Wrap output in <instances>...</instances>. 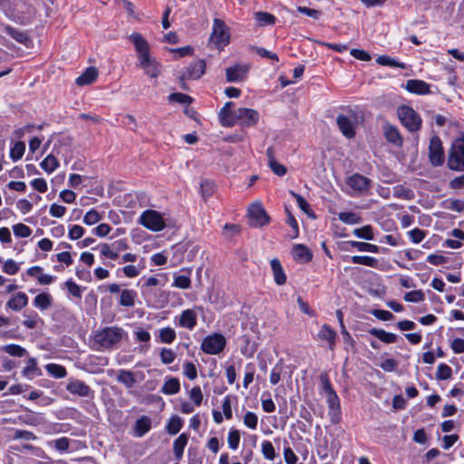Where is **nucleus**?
<instances>
[{
	"instance_id": "obj_48",
	"label": "nucleus",
	"mask_w": 464,
	"mask_h": 464,
	"mask_svg": "<svg viewBox=\"0 0 464 464\" xmlns=\"http://www.w3.org/2000/svg\"><path fill=\"white\" fill-rule=\"evenodd\" d=\"M182 428V420L179 416H173L168 422L167 430L170 435L177 434Z\"/></svg>"
},
{
	"instance_id": "obj_26",
	"label": "nucleus",
	"mask_w": 464,
	"mask_h": 464,
	"mask_svg": "<svg viewBox=\"0 0 464 464\" xmlns=\"http://www.w3.org/2000/svg\"><path fill=\"white\" fill-rule=\"evenodd\" d=\"M4 32L10 35L13 39H14L20 44H24L25 46H28L29 43L31 42L28 35L24 32L14 28L10 25H5L4 27Z\"/></svg>"
},
{
	"instance_id": "obj_33",
	"label": "nucleus",
	"mask_w": 464,
	"mask_h": 464,
	"mask_svg": "<svg viewBox=\"0 0 464 464\" xmlns=\"http://www.w3.org/2000/svg\"><path fill=\"white\" fill-rule=\"evenodd\" d=\"M158 336L160 343L170 344L175 341L177 334L173 328L167 326L159 330Z\"/></svg>"
},
{
	"instance_id": "obj_32",
	"label": "nucleus",
	"mask_w": 464,
	"mask_h": 464,
	"mask_svg": "<svg viewBox=\"0 0 464 464\" xmlns=\"http://www.w3.org/2000/svg\"><path fill=\"white\" fill-rule=\"evenodd\" d=\"M179 390L180 383L179 379L171 377L165 381L161 388V392L167 395H173L178 393Z\"/></svg>"
},
{
	"instance_id": "obj_17",
	"label": "nucleus",
	"mask_w": 464,
	"mask_h": 464,
	"mask_svg": "<svg viewBox=\"0 0 464 464\" xmlns=\"http://www.w3.org/2000/svg\"><path fill=\"white\" fill-rule=\"evenodd\" d=\"M405 89L411 93L425 95L430 92V84L421 80H408L405 83Z\"/></svg>"
},
{
	"instance_id": "obj_10",
	"label": "nucleus",
	"mask_w": 464,
	"mask_h": 464,
	"mask_svg": "<svg viewBox=\"0 0 464 464\" xmlns=\"http://www.w3.org/2000/svg\"><path fill=\"white\" fill-rule=\"evenodd\" d=\"M249 224L258 227L269 223V217L260 202H255L248 208Z\"/></svg>"
},
{
	"instance_id": "obj_47",
	"label": "nucleus",
	"mask_w": 464,
	"mask_h": 464,
	"mask_svg": "<svg viewBox=\"0 0 464 464\" xmlns=\"http://www.w3.org/2000/svg\"><path fill=\"white\" fill-rule=\"evenodd\" d=\"M320 382H321V394H324L326 397V396H329L330 394L336 393L334 392L326 373H322L320 375Z\"/></svg>"
},
{
	"instance_id": "obj_59",
	"label": "nucleus",
	"mask_w": 464,
	"mask_h": 464,
	"mask_svg": "<svg viewBox=\"0 0 464 464\" xmlns=\"http://www.w3.org/2000/svg\"><path fill=\"white\" fill-rule=\"evenodd\" d=\"M101 219V214L93 208L89 210L83 217V222L88 226L94 225L98 223Z\"/></svg>"
},
{
	"instance_id": "obj_4",
	"label": "nucleus",
	"mask_w": 464,
	"mask_h": 464,
	"mask_svg": "<svg viewBox=\"0 0 464 464\" xmlns=\"http://www.w3.org/2000/svg\"><path fill=\"white\" fill-rule=\"evenodd\" d=\"M138 222L145 228L153 232L162 231L166 227L163 214L154 209H147L143 211L140 214Z\"/></svg>"
},
{
	"instance_id": "obj_11",
	"label": "nucleus",
	"mask_w": 464,
	"mask_h": 464,
	"mask_svg": "<svg viewBox=\"0 0 464 464\" xmlns=\"http://www.w3.org/2000/svg\"><path fill=\"white\" fill-rule=\"evenodd\" d=\"M205 70L206 63L204 60L194 61L182 70L179 79L181 81L198 80L204 74Z\"/></svg>"
},
{
	"instance_id": "obj_37",
	"label": "nucleus",
	"mask_w": 464,
	"mask_h": 464,
	"mask_svg": "<svg viewBox=\"0 0 464 464\" xmlns=\"http://www.w3.org/2000/svg\"><path fill=\"white\" fill-rule=\"evenodd\" d=\"M347 244L361 252H371V253H378L379 252V246L376 245H373V244L360 242V241H348Z\"/></svg>"
},
{
	"instance_id": "obj_44",
	"label": "nucleus",
	"mask_w": 464,
	"mask_h": 464,
	"mask_svg": "<svg viewBox=\"0 0 464 464\" xmlns=\"http://www.w3.org/2000/svg\"><path fill=\"white\" fill-rule=\"evenodd\" d=\"M339 219L348 225L359 224L361 223V218L354 212L347 211L341 212L338 215Z\"/></svg>"
},
{
	"instance_id": "obj_8",
	"label": "nucleus",
	"mask_w": 464,
	"mask_h": 464,
	"mask_svg": "<svg viewBox=\"0 0 464 464\" xmlns=\"http://www.w3.org/2000/svg\"><path fill=\"white\" fill-rule=\"evenodd\" d=\"M336 122L343 136L348 139H353L355 136V130L358 123L355 113L351 112L348 115L339 114L336 118Z\"/></svg>"
},
{
	"instance_id": "obj_57",
	"label": "nucleus",
	"mask_w": 464,
	"mask_h": 464,
	"mask_svg": "<svg viewBox=\"0 0 464 464\" xmlns=\"http://www.w3.org/2000/svg\"><path fill=\"white\" fill-rule=\"evenodd\" d=\"M160 361L163 364H170L176 359V353L169 348H161L160 353Z\"/></svg>"
},
{
	"instance_id": "obj_62",
	"label": "nucleus",
	"mask_w": 464,
	"mask_h": 464,
	"mask_svg": "<svg viewBox=\"0 0 464 464\" xmlns=\"http://www.w3.org/2000/svg\"><path fill=\"white\" fill-rule=\"evenodd\" d=\"M169 101L172 102H178L181 104H189L192 102V99L190 96L181 93V92H175L171 93L169 96Z\"/></svg>"
},
{
	"instance_id": "obj_15",
	"label": "nucleus",
	"mask_w": 464,
	"mask_h": 464,
	"mask_svg": "<svg viewBox=\"0 0 464 464\" xmlns=\"http://www.w3.org/2000/svg\"><path fill=\"white\" fill-rule=\"evenodd\" d=\"M382 132L388 142L392 143L397 147H401L402 145V137L396 126L385 122L382 126Z\"/></svg>"
},
{
	"instance_id": "obj_42",
	"label": "nucleus",
	"mask_w": 464,
	"mask_h": 464,
	"mask_svg": "<svg viewBox=\"0 0 464 464\" xmlns=\"http://www.w3.org/2000/svg\"><path fill=\"white\" fill-rule=\"evenodd\" d=\"M24 319L23 321V324L27 329H34L37 326L38 323L42 321L37 313L35 312H31L29 314L24 313Z\"/></svg>"
},
{
	"instance_id": "obj_29",
	"label": "nucleus",
	"mask_w": 464,
	"mask_h": 464,
	"mask_svg": "<svg viewBox=\"0 0 464 464\" xmlns=\"http://www.w3.org/2000/svg\"><path fill=\"white\" fill-rule=\"evenodd\" d=\"M98 76L97 69L94 67H88L85 72L76 79V84L79 86L88 85L92 83Z\"/></svg>"
},
{
	"instance_id": "obj_52",
	"label": "nucleus",
	"mask_w": 464,
	"mask_h": 464,
	"mask_svg": "<svg viewBox=\"0 0 464 464\" xmlns=\"http://www.w3.org/2000/svg\"><path fill=\"white\" fill-rule=\"evenodd\" d=\"M452 370L446 363H440L437 368L436 378L438 380H449L451 378Z\"/></svg>"
},
{
	"instance_id": "obj_31",
	"label": "nucleus",
	"mask_w": 464,
	"mask_h": 464,
	"mask_svg": "<svg viewBox=\"0 0 464 464\" xmlns=\"http://www.w3.org/2000/svg\"><path fill=\"white\" fill-rule=\"evenodd\" d=\"M117 382L122 383L127 388H132L136 383L134 373L128 370H120L116 378Z\"/></svg>"
},
{
	"instance_id": "obj_63",
	"label": "nucleus",
	"mask_w": 464,
	"mask_h": 464,
	"mask_svg": "<svg viewBox=\"0 0 464 464\" xmlns=\"http://www.w3.org/2000/svg\"><path fill=\"white\" fill-rule=\"evenodd\" d=\"M290 194L292 197L296 200V203L301 210H303L304 213H306L308 216H311L310 214V205L308 202L299 194L290 191Z\"/></svg>"
},
{
	"instance_id": "obj_55",
	"label": "nucleus",
	"mask_w": 464,
	"mask_h": 464,
	"mask_svg": "<svg viewBox=\"0 0 464 464\" xmlns=\"http://www.w3.org/2000/svg\"><path fill=\"white\" fill-rule=\"evenodd\" d=\"M37 372H38V368H37L36 360L34 358H30L27 361L26 366L24 367V369L23 371V374L25 377L32 379L37 373Z\"/></svg>"
},
{
	"instance_id": "obj_14",
	"label": "nucleus",
	"mask_w": 464,
	"mask_h": 464,
	"mask_svg": "<svg viewBox=\"0 0 464 464\" xmlns=\"http://www.w3.org/2000/svg\"><path fill=\"white\" fill-rule=\"evenodd\" d=\"M66 390L70 393L80 397H88L91 392V388L84 382L76 379L69 380Z\"/></svg>"
},
{
	"instance_id": "obj_38",
	"label": "nucleus",
	"mask_w": 464,
	"mask_h": 464,
	"mask_svg": "<svg viewBox=\"0 0 464 464\" xmlns=\"http://www.w3.org/2000/svg\"><path fill=\"white\" fill-rule=\"evenodd\" d=\"M376 63L382 66H389L394 68L405 69L406 65L403 63H400L394 58L388 55H381L376 59Z\"/></svg>"
},
{
	"instance_id": "obj_3",
	"label": "nucleus",
	"mask_w": 464,
	"mask_h": 464,
	"mask_svg": "<svg viewBox=\"0 0 464 464\" xmlns=\"http://www.w3.org/2000/svg\"><path fill=\"white\" fill-rule=\"evenodd\" d=\"M447 165L451 170H464V136L453 141L449 152Z\"/></svg>"
},
{
	"instance_id": "obj_34",
	"label": "nucleus",
	"mask_w": 464,
	"mask_h": 464,
	"mask_svg": "<svg viewBox=\"0 0 464 464\" xmlns=\"http://www.w3.org/2000/svg\"><path fill=\"white\" fill-rule=\"evenodd\" d=\"M137 293L132 289H124L121 292L120 304L126 307H131L135 304Z\"/></svg>"
},
{
	"instance_id": "obj_49",
	"label": "nucleus",
	"mask_w": 464,
	"mask_h": 464,
	"mask_svg": "<svg viewBox=\"0 0 464 464\" xmlns=\"http://www.w3.org/2000/svg\"><path fill=\"white\" fill-rule=\"evenodd\" d=\"M255 18L261 25H271L276 23V17L266 12L259 11L255 13Z\"/></svg>"
},
{
	"instance_id": "obj_64",
	"label": "nucleus",
	"mask_w": 464,
	"mask_h": 464,
	"mask_svg": "<svg viewBox=\"0 0 464 464\" xmlns=\"http://www.w3.org/2000/svg\"><path fill=\"white\" fill-rule=\"evenodd\" d=\"M404 300L411 303H419L424 300V294L420 290H414L405 294Z\"/></svg>"
},
{
	"instance_id": "obj_30",
	"label": "nucleus",
	"mask_w": 464,
	"mask_h": 464,
	"mask_svg": "<svg viewBox=\"0 0 464 464\" xmlns=\"http://www.w3.org/2000/svg\"><path fill=\"white\" fill-rule=\"evenodd\" d=\"M368 333L384 343H394L397 341V335L392 333H388L382 329L372 328Z\"/></svg>"
},
{
	"instance_id": "obj_50",
	"label": "nucleus",
	"mask_w": 464,
	"mask_h": 464,
	"mask_svg": "<svg viewBox=\"0 0 464 464\" xmlns=\"http://www.w3.org/2000/svg\"><path fill=\"white\" fill-rule=\"evenodd\" d=\"M261 451L265 459L268 460H274L276 459L275 448L269 440H264L261 443Z\"/></svg>"
},
{
	"instance_id": "obj_2",
	"label": "nucleus",
	"mask_w": 464,
	"mask_h": 464,
	"mask_svg": "<svg viewBox=\"0 0 464 464\" xmlns=\"http://www.w3.org/2000/svg\"><path fill=\"white\" fill-rule=\"evenodd\" d=\"M125 334V331L121 327H104L96 332L93 342L102 350L112 349L121 343Z\"/></svg>"
},
{
	"instance_id": "obj_45",
	"label": "nucleus",
	"mask_w": 464,
	"mask_h": 464,
	"mask_svg": "<svg viewBox=\"0 0 464 464\" xmlns=\"http://www.w3.org/2000/svg\"><path fill=\"white\" fill-rule=\"evenodd\" d=\"M45 368L48 373L55 378H63L67 374L66 369L60 364L49 363Z\"/></svg>"
},
{
	"instance_id": "obj_5",
	"label": "nucleus",
	"mask_w": 464,
	"mask_h": 464,
	"mask_svg": "<svg viewBox=\"0 0 464 464\" xmlns=\"http://www.w3.org/2000/svg\"><path fill=\"white\" fill-rule=\"evenodd\" d=\"M398 117L401 124L409 131H417L421 127V119L420 115L410 106H401L397 110Z\"/></svg>"
},
{
	"instance_id": "obj_41",
	"label": "nucleus",
	"mask_w": 464,
	"mask_h": 464,
	"mask_svg": "<svg viewBox=\"0 0 464 464\" xmlns=\"http://www.w3.org/2000/svg\"><path fill=\"white\" fill-rule=\"evenodd\" d=\"M353 235L358 238L365 240H372L374 238L372 227L370 225L355 228L353 230Z\"/></svg>"
},
{
	"instance_id": "obj_12",
	"label": "nucleus",
	"mask_w": 464,
	"mask_h": 464,
	"mask_svg": "<svg viewBox=\"0 0 464 464\" xmlns=\"http://www.w3.org/2000/svg\"><path fill=\"white\" fill-rule=\"evenodd\" d=\"M429 159L433 166H441L444 163V151L441 141L438 136H433L429 145Z\"/></svg>"
},
{
	"instance_id": "obj_7",
	"label": "nucleus",
	"mask_w": 464,
	"mask_h": 464,
	"mask_svg": "<svg viewBox=\"0 0 464 464\" xmlns=\"http://www.w3.org/2000/svg\"><path fill=\"white\" fill-rule=\"evenodd\" d=\"M226 338L221 334H213L204 338L201 350L208 354H218L226 346Z\"/></svg>"
},
{
	"instance_id": "obj_46",
	"label": "nucleus",
	"mask_w": 464,
	"mask_h": 464,
	"mask_svg": "<svg viewBox=\"0 0 464 464\" xmlns=\"http://www.w3.org/2000/svg\"><path fill=\"white\" fill-rule=\"evenodd\" d=\"M191 285V280L189 276L184 275H174V281L172 283V286L179 288V289H188Z\"/></svg>"
},
{
	"instance_id": "obj_35",
	"label": "nucleus",
	"mask_w": 464,
	"mask_h": 464,
	"mask_svg": "<svg viewBox=\"0 0 464 464\" xmlns=\"http://www.w3.org/2000/svg\"><path fill=\"white\" fill-rule=\"evenodd\" d=\"M40 167L50 174L59 167V161L53 154H49L40 163Z\"/></svg>"
},
{
	"instance_id": "obj_36",
	"label": "nucleus",
	"mask_w": 464,
	"mask_h": 464,
	"mask_svg": "<svg viewBox=\"0 0 464 464\" xmlns=\"http://www.w3.org/2000/svg\"><path fill=\"white\" fill-rule=\"evenodd\" d=\"M188 443V437L186 434H180L173 443V452L177 459H180L183 455L184 449Z\"/></svg>"
},
{
	"instance_id": "obj_20",
	"label": "nucleus",
	"mask_w": 464,
	"mask_h": 464,
	"mask_svg": "<svg viewBox=\"0 0 464 464\" xmlns=\"http://www.w3.org/2000/svg\"><path fill=\"white\" fill-rule=\"evenodd\" d=\"M28 296L24 292H18L7 301L6 306L13 311H21L28 304Z\"/></svg>"
},
{
	"instance_id": "obj_53",
	"label": "nucleus",
	"mask_w": 464,
	"mask_h": 464,
	"mask_svg": "<svg viewBox=\"0 0 464 464\" xmlns=\"http://www.w3.org/2000/svg\"><path fill=\"white\" fill-rule=\"evenodd\" d=\"M239 442H240L239 431L237 430L231 429L227 435L228 447L233 450H236L238 449Z\"/></svg>"
},
{
	"instance_id": "obj_51",
	"label": "nucleus",
	"mask_w": 464,
	"mask_h": 464,
	"mask_svg": "<svg viewBox=\"0 0 464 464\" xmlns=\"http://www.w3.org/2000/svg\"><path fill=\"white\" fill-rule=\"evenodd\" d=\"M100 249L101 255L104 257L110 258L111 260H116L119 257V255L113 250V246L109 244H101L98 246Z\"/></svg>"
},
{
	"instance_id": "obj_22",
	"label": "nucleus",
	"mask_w": 464,
	"mask_h": 464,
	"mask_svg": "<svg viewBox=\"0 0 464 464\" xmlns=\"http://www.w3.org/2000/svg\"><path fill=\"white\" fill-rule=\"evenodd\" d=\"M266 157L268 165L276 175L282 177L286 173V168L276 160L273 148H267Z\"/></svg>"
},
{
	"instance_id": "obj_18",
	"label": "nucleus",
	"mask_w": 464,
	"mask_h": 464,
	"mask_svg": "<svg viewBox=\"0 0 464 464\" xmlns=\"http://www.w3.org/2000/svg\"><path fill=\"white\" fill-rule=\"evenodd\" d=\"M336 337V332L328 324H324L317 334L318 340L325 342L328 344L330 350H334Z\"/></svg>"
},
{
	"instance_id": "obj_24",
	"label": "nucleus",
	"mask_w": 464,
	"mask_h": 464,
	"mask_svg": "<svg viewBox=\"0 0 464 464\" xmlns=\"http://www.w3.org/2000/svg\"><path fill=\"white\" fill-rule=\"evenodd\" d=\"M451 236L457 239H446L443 243L444 246L452 248V249H459L463 246L464 242V231L459 228H454L450 232Z\"/></svg>"
},
{
	"instance_id": "obj_40",
	"label": "nucleus",
	"mask_w": 464,
	"mask_h": 464,
	"mask_svg": "<svg viewBox=\"0 0 464 464\" xmlns=\"http://www.w3.org/2000/svg\"><path fill=\"white\" fill-rule=\"evenodd\" d=\"M136 340L140 343H145V345H142L140 349L148 350L150 348V334L142 328H138L133 333Z\"/></svg>"
},
{
	"instance_id": "obj_23",
	"label": "nucleus",
	"mask_w": 464,
	"mask_h": 464,
	"mask_svg": "<svg viewBox=\"0 0 464 464\" xmlns=\"http://www.w3.org/2000/svg\"><path fill=\"white\" fill-rule=\"evenodd\" d=\"M273 277L276 285H283L286 282V276L284 272L282 265L277 258H274L270 262Z\"/></svg>"
},
{
	"instance_id": "obj_39",
	"label": "nucleus",
	"mask_w": 464,
	"mask_h": 464,
	"mask_svg": "<svg viewBox=\"0 0 464 464\" xmlns=\"http://www.w3.org/2000/svg\"><path fill=\"white\" fill-rule=\"evenodd\" d=\"M353 264L363 265L370 267H376L378 260L375 257L368 256H353L351 257Z\"/></svg>"
},
{
	"instance_id": "obj_6",
	"label": "nucleus",
	"mask_w": 464,
	"mask_h": 464,
	"mask_svg": "<svg viewBox=\"0 0 464 464\" xmlns=\"http://www.w3.org/2000/svg\"><path fill=\"white\" fill-rule=\"evenodd\" d=\"M209 41L218 49H223L229 44V29L222 20L214 19Z\"/></svg>"
},
{
	"instance_id": "obj_61",
	"label": "nucleus",
	"mask_w": 464,
	"mask_h": 464,
	"mask_svg": "<svg viewBox=\"0 0 464 464\" xmlns=\"http://www.w3.org/2000/svg\"><path fill=\"white\" fill-rule=\"evenodd\" d=\"M243 422L247 428L251 430H256L258 423L257 415L252 411H247L244 415Z\"/></svg>"
},
{
	"instance_id": "obj_16",
	"label": "nucleus",
	"mask_w": 464,
	"mask_h": 464,
	"mask_svg": "<svg viewBox=\"0 0 464 464\" xmlns=\"http://www.w3.org/2000/svg\"><path fill=\"white\" fill-rule=\"evenodd\" d=\"M248 72L247 65L236 64L226 70L227 81L230 82H240Z\"/></svg>"
},
{
	"instance_id": "obj_19",
	"label": "nucleus",
	"mask_w": 464,
	"mask_h": 464,
	"mask_svg": "<svg viewBox=\"0 0 464 464\" xmlns=\"http://www.w3.org/2000/svg\"><path fill=\"white\" fill-rule=\"evenodd\" d=\"M232 102H227L225 103V105L222 107V109L219 111V120L222 124V126L225 127H232L235 125V114L236 110L232 111Z\"/></svg>"
},
{
	"instance_id": "obj_60",
	"label": "nucleus",
	"mask_w": 464,
	"mask_h": 464,
	"mask_svg": "<svg viewBox=\"0 0 464 464\" xmlns=\"http://www.w3.org/2000/svg\"><path fill=\"white\" fill-rule=\"evenodd\" d=\"M19 269V264L13 259H7L4 262L3 271L7 275L14 276L18 273Z\"/></svg>"
},
{
	"instance_id": "obj_58",
	"label": "nucleus",
	"mask_w": 464,
	"mask_h": 464,
	"mask_svg": "<svg viewBox=\"0 0 464 464\" xmlns=\"http://www.w3.org/2000/svg\"><path fill=\"white\" fill-rule=\"evenodd\" d=\"M68 292L74 297L82 298V288L78 285L73 280L69 279L64 283Z\"/></svg>"
},
{
	"instance_id": "obj_28",
	"label": "nucleus",
	"mask_w": 464,
	"mask_h": 464,
	"mask_svg": "<svg viewBox=\"0 0 464 464\" xmlns=\"http://www.w3.org/2000/svg\"><path fill=\"white\" fill-rule=\"evenodd\" d=\"M151 428V420L147 416L138 419L134 426L135 436L140 438L144 436Z\"/></svg>"
},
{
	"instance_id": "obj_56",
	"label": "nucleus",
	"mask_w": 464,
	"mask_h": 464,
	"mask_svg": "<svg viewBox=\"0 0 464 464\" xmlns=\"http://www.w3.org/2000/svg\"><path fill=\"white\" fill-rule=\"evenodd\" d=\"M3 350L12 356L23 357L26 354V350L17 344H7Z\"/></svg>"
},
{
	"instance_id": "obj_9",
	"label": "nucleus",
	"mask_w": 464,
	"mask_h": 464,
	"mask_svg": "<svg viewBox=\"0 0 464 464\" xmlns=\"http://www.w3.org/2000/svg\"><path fill=\"white\" fill-rule=\"evenodd\" d=\"M259 112L251 108H238L236 110L235 125L252 127L259 121Z\"/></svg>"
},
{
	"instance_id": "obj_1",
	"label": "nucleus",
	"mask_w": 464,
	"mask_h": 464,
	"mask_svg": "<svg viewBox=\"0 0 464 464\" xmlns=\"http://www.w3.org/2000/svg\"><path fill=\"white\" fill-rule=\"evenodd\" d=\"M130 40L135 45L139 66L144 70L147 75L156 78L160 72V66L156 60L150 56L148 42L138 33L130 34Z\"/></svg>"
},
{
	"instance_id": "obj_25",
	"label": "nucleus",
	"mask_w": 464,
	"mask_h": 464,
	"mask_svg": "<svg viewBox=\"0 0 464 464\" xmlns=\"http://www.w3.org/2000/svg\"><path fill=\"white\" fill-rule=\"evenodd\" d=\"M33 304L42 311L47 310L53 305V297L49 293L43 292L34 298Z\"/></svg>"
},
{
	"instance_id": "obj_13",
	"label": "nucleus",
	"mask_w": 464,
	"mask_h": 464,
	"mask_svg": "<svg viewBox=\"0 0 464 464\" xmlns=\"http://www.w3.org/2000/svg\"><path fill=\"white\" fill-rule=\"evenodd\" d=\"M370 179L360 174H354L346 179L350 194L363 193L370 188Z\"/></svg>"
},
{
	"instance_id": "obj_43",
	"label": "nucleus",
	"mask_w": 464,
	"mask_h": 464,
	"mask_svg": "<svg viewBox=\"0 0 464 464\" xmlns=\"http://www.w3.org/2000/svg\"><path fill=\"white\" fill-rule=\"evenodd\" d=\"M25 151V144L23 141H16L10 150V158L14 161H17L24 156Z\"/></svg>"
},
{
	"instance_id": "obj_21",
	"label": "nucleus",
	"mask_w": 464,
	"mask_h": 464,
	"mask_svg": "<svg viewBox=\"0 0 464 464\" xmlns=\"http://www.w3.org/2000/svg\"><path fill=\"white\" fill-rule=\"evenodd\" d=\"M178 324L180 327L192 330L197 325V314L192 309L184 310L179 318Z\"/></svg>"
},
{
	"instance_id": "obj_27",
	"label": "nucleus",
	"mask_w": 464,
	"mask_h": 464,
	"mask_svg": "<svg viewBox=\"0 0 464 464\" xmlns=\"http://www.w3.org/2000/svg\"><path fill=\"white\" fill-rule=\"evenodd\" d=\"M294 259L298 262H308L312 258L311 251L304 245L297 244L292 251Z\"/></svg>"
},
{
	"instance_id": "obj_54",
	"label": "nucleus",
	"mask_w": 464,
	"mask_h": 464,
	"mask_svg": "<svg viewBox=\"0 0 464 464\" xmlns=\"http://www.w3.org/2000/svg\"><path fill=\"white\" fill-rule=\"evenodd\" d=\"M13 231L17 237H28L32 234V229L22 223H18L13 226Z\"/></svg>"
}]
</instances>
